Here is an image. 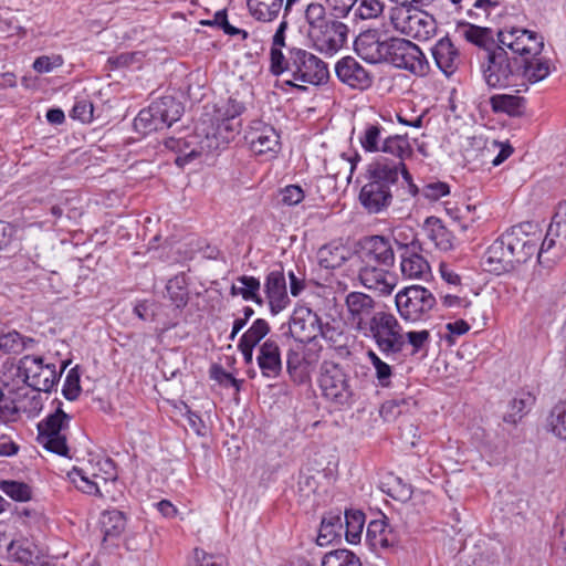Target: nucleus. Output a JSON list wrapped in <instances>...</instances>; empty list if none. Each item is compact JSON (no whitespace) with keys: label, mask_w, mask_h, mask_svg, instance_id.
Masks as SVG:
<instances>
[{"label":"nucleus","mask_w":566,"mask_h":566,"mask_svg":"<svg viewBox=\"0 0 566 566\" xmlns=\"http://www.w3.org/2000/svg\"><path fill=\"white\" fill-rule=\"evenodd\" d=\"M318 385L326 399L339 406L350 403L353 389L349 376L340 365L324 360L319 368Z\"/></svg>","instance_id":"nucleus-10"},{"label":"nucleus","mask_w":566,"mask_h":566,"mask_svg":"<svg viewBox=\"0 0 566 566\" xmlns=\"http://www.w3.org/2000/svg\"><path fill=\"white\" fill-rule=\"evenodd\" d=\"M270 332L269 323L263 318L255 319L239 339L241 343L256 346Z\"/></svg>","instance_id":"nucleus-51"},{"label":"nucleus","mask_w":566,"mask_h":566,"mask_svg":"<svg viewBox=\"0 0 566 566\" xmlns=\"http://www.w3.org/2000/svg\"><path fill=\"white\" fill-rule=\"evenodd\" d=\"M424 230L428 238L440 250L448 251L453 248L454 237L440 219L436 217L427 218L424 222Z\"/></svg>","instance_id":"nucleus-33"},{"label":"nucleus","mask_w":566,"mask_h":566,"mask_svg":"<svg viewBox=\"0 0 566 566\" xmlns=\"http://www.w3.org/2000/svg\"><path fill=\"white\" fill-rule=\"evenodd\" d=\"M548 234L555 235L558 240V250L566 251V201L559 203L551 224L548 226Z\"/></svg>","instance_id":"nucleus-42"},{"label":"nucleus","mask_w":566,"mask_h":566,"mask_svg":"<svg viewBox=\"0 0 566 566\" xmlns=\"http://www.w3.org/2000/svg\"><path fill=\"white\" fill-rule=\"evenodd\" d=\"M316 356L306 350L304 344H296L286 354V369L291 379L296 384H304L310 379L311 366Z\"/></svg>","instance_id":"nucleus-25"},{"label":"nucleus","mask_w":566,"mask_h":566,"mask_svg":"<svg viewBox=\"0 0 566 566\" xmlns=\"http://www.w3.org/2000/svg\"><path fill=\"white\" fill-rule=\"evenodd\" d=\"M419 0L403 1L392 8L390 20L400 33L418 41H428L437 33V21L427 11L419 9Z\"/></svg>","instance_id":"nucleus-4"},{"label":"nucleus","mask_w":566,"mask_h":566,"mask_svg":"<svg viewBox=\"0 0 566 566\" xmlns=\"http://www.w3.org/2000/svg\"><path fill=\"white\" fill-rule=\"evenodd\" d=\"M256 363L263 377L276 379L283 369L281 350L277 343L271 338L259 347Z\"/></svg>","instance_id":"nucleus-27"},{"label":"nucleus","mask_w":566,"mask_h":566,"mask_svg":"<svg viewBox=\"0 0 566 566\" xmlns=\"http://www.w3.org/2000/svg\"><path fill=\"white\" fill-rule=\"evenodd\" d=\"M483 74L490 87L520 86L518 60H511L503 46L499 45L488 53V64Z\"/></svg>","instance_id":"nucleus-9"},{"label":"nucleus","mask_w":566,"mask_h":566,"mask_svg":"<svg viewBox=\"0 0 566 566\" xmlns=\"http://www.w3.org/2000/svg\"><path fill=\"white\" fill-rule=\"evenodd\" d=\"M366 184L359 191V202L368 213L386 211L397 193L401 201L419 193L406 164L400 160L377 158L366 170Z\"/></svg>","instance_id":"nucleus-1"},{"label":"nucleus","mask_w":566,"mask_h":566,"mask_svg":"<svg viewBox=\"0 0 566 566\" xmlns=\"http://www.w3.org/2000/svg\"><path fill=\"white\" fill-rule=\"evenodd\" d=\"M264 293L273 315L284 311L291 303L282 269L270 271L264 280Z\"/></svg>","instance_id":"nucleus-23"},{"label":"nucleus","mask_w":566,"mask_h":566,"mask_svg":"<svg viewBox=\"0 0 566 566\" xmlns=\"http://www.w3.org/2000/svg\"><path fill=\"white\" fill-rule=\"evenodd\" d=\"M19 418V408L15 405L14 399L6 396L0 389V421L1 422H14Z\"/></svg>","instance_id":"nucleus-54"},{"label":"nucleus","mask_w":566,"mask_h":566,"mask_svg":"<svg viewBox=\"0 0 566 566\" xmlns=\"http://www.w3.org/2000/svg\"><path fill=\"white\" fill-rule=\"evenodd\" d=\"M281 202L286 206H296L304 199V191L297 185H289L281 192Z\"/></svg>","instance_id":"nucleus-61"},{"label":"nucleus","mask_w":566,"mask_h":566,"mask_svg":"<svg viewBox=\"0 0 566 566\" xmlns=\"http://www.w3.org/2000/svg\"><path fill=\"white\" fill-rule=\"evenodd\" d=\"M547 427L555 437L566 440V401H559L552 408Z\"/></svg>","instance_id":"nucleus-43"},{"label":"nucleus","mask_w":566,"mask_h":566,"mask_svg":"<svg viewBox=\"0 0 566 566\" xmlns=\"http://www.w3.org/2000/svg\"><path fill=\"white\" fill-rule=\"evenodd\" d=\"M380 151L390 154L396 157L395 160L403 163V158L411 154V148L406 137L394 135L384 138Z\"/></svg>","instance_id":"nucleus-46"},{"label":"nucleus","mask_w":566,"mask_h":566,"mask_svg":"<svg viewBox=\"0 0 566 566\" xmlns=\"http://www.w3.org/2000/svg\"><path fill=\"white\" fill-rule=\"evenodd\" d=\"M8 554L15 562L27 566H35L40 559L36 545L28 538L11 541L8 545Z\"/></svg>","instance_id":"nucleus-31"},{"label":"nucleus","mask_w":566,"mask_h":566,"mask_svg":"<svg viewBox=\"0 0 566 566\" xmlns=\"http://www.w3.org/2000/svg\"><path fill=\"white\" fill-rule=\"evenodd\" d=\"M245 111L243 103L237 101L233 97H229L228 101L217 109L216 118H232L240 119V115Z\"/></svg>","instance_id":"nucleus-56"},{"label":"nucleus","mask_w":566,"mask_h":566,"mask_svg":"<svg viewBox=\"0 0 566 566\" xmlns=\"http://www.w3.org/2000/svg\"><path fill=\"white\" fill-rule=\"evenodd\" d=\"M307 35L318 52L334 55L345 45L348 27L338 20H331L314 31H307Z\"/></svg>","instance_id":"nucleus-14"},{"label":"nucleus","mask_w":566,"mask_h":566,"mask_svg":"<svg viewBox=\"0 0 566 566\" xmlns=\"http://www.w3.org/2000/svg\"><path fill=\"white\" fill-rule=\"evenodd\" d=\"M212 137L207 135V147L217 149L229 144L241 129V119L216 118Z\"/></svg>","instance_id":"nucleus-30"},{"label":"nucleus","mask_w":566,"mask_h":566,"mask_svg":"<svg viewBox=\"0 0 566 566\" xmlns=\"http://www.w3.org/2000/svg\"><path fill=\"white\" fill-rule=\"evenodd\" d=\"M358 0H326L335 18H345Z\"/></svg>","instance_id":"nucleus-62"},{"label":"nucleus","mask_w":566,"mask_h":566,"mask_svg":"<svg viewBox=\"0 0 566 566\" xmlns=\"http://www.w3.org/2000/svg\"><path fill=\"white\" fill-rule=\"evenodd\" d=\"M490 104L495 113H505L510 116H516L522 113L525 99L518 95L496 94L491 96Z\"/></svg>","instance_id":"nucleus-38"},{"label":"nucleus","mask_w":566,"mask_h":566,"mask_svg":"<svg viewBox=\"0 0 566 566\" xmlns=\"http://www.w3.org/2000/svg\"><path fill=\"white\" fill-rule=\"evenodd\" d=\"M245 142L255 155L274 156L280 150V136L274 127L261 120H254L245 133Z\"/></svg>","instance_id":"nucleus-16"},{"label":"nucleus","mask_w":566,"mask_h":566,"mask_svg":"<svg viewBox=\"0 0 566 566\" xmlns=\"http://www.w3.org/2000/svg\"><path fill=\"white\" fill-rule=\"evenodd\" d=\"M420 192L429 200H439L450 192V188L446 182L437 181L424 185L421 190L419 189Z\"/></svg>","instance_id":"nucleus-60"},{"label":"nucleus","mask_w":566,"mask_h":566,"mask_svg":"<svg viewBox=\"0 0 566 566\" xmlns=\"http://www.w3.org/2000/svg\"><path fill=\"white\" fill-rule=\"evenodd\" d=\"M305 20L308 24L307 31H314L329 21L326 18L324 6L317 2H312L306 7Z\"/></svg>","instance_id":"nucleus-53"},{"label":"nucleus","mask_w":566,"mask_h":566,"mask_svg":"<svg viewBox=\"0 0 566 566\" xmlns=\"http://www.w3.org/2000/svg\"><path fill=\"white\" fill-rule=\"evenodd\" d=\"M240 286L233 284L230 290L232 296L241 295L244 301H252L259 305L263 304V300L260 295L261 283L260 280L254 276L241 275L237 279Z\"/></svg>","instance_id":"nucleus-36"},{"label":"nucleus","mask_w":566,"mask_h":566,"mask_svg":"<svg viewBox=\"0 0 566 566\" xmlns=\"http://www.w3.org/2000/svg\"><path fill=\"white\" fill-rule=\"evenodd\" d=\"M388 38L382 39L381 33L376 29L361 32L355 40L356 53L371 64L384 63Z\"/></svg>","instance_id":"nucleus-19"},{"label":"nucleus","mask_w":566,"mask_h":566,"mask_svg":"<svg viewBox=\"0 0 566 566\" xmlns=\"http://www.w3.org/2000/svg\"><path fill=\"white\" fill-rule=\"evenodd\" d=\"M63 57L59 54L41 55L33 62V70L38 73H50L63 65Z\"/></svg>","instance_id":"nucleus-57"},{"label":"nucleus","mask_w":566,"mask_h":566,"mask_svg":"<svg viewBox=\"0 0 566 566\" xmlns=\"http://www.w3.org/2000/svg\"><path fill=\"white\" fill-rule=\"evenodd\" d=\"M395 302L401 318L409 322L429 317L437 304L434 295L420 285L405 287L396 294Z\"/></svg>","instance_id":"nucleus-8"},{"label":"nucleus","mask_w":566,"mask_h":566,"mask_svg":"<svg viewBox=\"0 0 566 566\" xmlns=\"http://www.w3.org/2000/svg\"><path fill=\"white\" fill-rule=\"evenodd\" d=\"M184 277H174L166 285L167 294L176 307H182L187 304L188 292L184 286Z\"/></svg>","instance_id":"nucleus-52"},{"label":"nucleus","mask_w":566,"mask_h":566,"mask_svg":"<svg viewBox=\"0 0 566 566\" xmlns=\"http://www.w3.org/2000/svg\"><path fill=\"white\" fill-rule=\"evenodd\" d=\"M364 335L371 337L387 358L396 357L406 346L402 326L391 313L385 312L380 315Z\"/></svg>","instance_id":"nucleus-7"},{"label":"nucleus","mask_w":566,"mask_h":566,"mask_svg":"<svg viewBox=\"0 0 566 566\" xmlns=\"http://www.w3.org/2000/svg\"><path fill=\"white\" fill-rule=\"evenodd\" d=\"M386 50L384 63H389L419 76L426 75L430 69L421 49L410 40L390 36Z\"/></svg>","instance_id":"nucleus-6"},{"label":"nucleus","mask_w":566,"mask_h":566,"mask_svg":"<svg viewBox=\"0 0 566 566\" xmlns=\"http://www.w3.org/2000/svg\"><path fill=\"white\" fill-rule=\"evenodd\" d=\"M400 250V271L405 279L422 280L430 274V265L419 253L420 244L418 242L401 244Z\"/></svg>","instance_id":"nucleus-22"},{"label":"nucleus","mask_w":566,"mask_h":566,"mask_svg":"<svg viewBox=\"0 0 566 566\" xmlns=\"http://www.w3.org/2000/svg\"><path fill=\"white\" fill-rule=\"evenodd\" d=\"M382 10L384 4L379 0H360L355 10V15L364 20L375 19L381 14Z\"/></svg>","instance_id":"nucleus-55"},{"label":"nucleus","mask_w":566,"mask_h":566,"mask_svg":"<svg viewBox=\"0 0 566 566\" xmlns=\"http://www.w3.org/2000/svg\"><path fill=\"white\" fill-rule=\"evenodd\" d=\"M526 228H531V224L514 226L505 231L507 245L512 251L514 270L531 260L537 252V242L539 239L534 234H530Z\"/></svg>","instance_id":"nucleus-15"},{"label":"nucleus","mask_w":566,"mask_h":566,"mask_svg":"<svg viewBox=\"0 0 566 566\" xmlns=\"http://www.w3.org/2000/svg\"><path fill=\"white\" fill-rule=\"evenodd\" d=\"M0 490L14 501L25 502L31 499V488L24 483L13 480H4L0 482Z\"/></svg>","instance_id":"nucleus-50"},{"label":"nucleus","mask_w":566,"mask_h":566,"mask_svg":"<svg viewBox=\"0 0 566 566\" xmlns=\"http://www.w3.org/2000/svg\"><path fill=\"white\" fill-rule=\"evenodd\" d=\"M287 29V22L283 20L272 39V46L270 51V70L272 67H280L282 66V62L284 60V56L286 53L282 51L283 48H285V31Z\"/></svg>","instance_id":"nucleus-44"},{"label":"nucleus","mask_w":566,"mask_h":566,"mask_svg":"<svg viewBox=\"0 0 566 566\" xmlns=\"http://www.w3.org/2000/svg\"><path fill=\"white\" fill-rule=\"evenodd\" d=\"M319 332L321 318L315 312L303 307L293 313L290 321V333L298 344L315 339Z\"/></svg>","instance_id":"nucleus-21"},{"label":"nucleus","mask_w":566,"mask_h":566,"mask_svg":"<svg viewBox=\"0 0 566 566\" xmlns=\"http://www.w3.org/2000/svg\"><path fill=\"white\" fill-rule=\"evenodd\" d=\"M337 78L356 90H366L373 84V75L355 57L344 56L335 65Z\"/></svg>","instance_id":"nucleus-20"},{"label":"nucleus","mask_w":566,"mask_h":566,"mask_svg":"<svg viewBox=\"0 0 566 566\" xmlns=\"http://www.w3.org/2000/svg\"><path fill=\"white\" fill-rule=\"evenodd\" d=\"M322 566H363V564L353 552L335 549L324 555Z\"/></svg>","instance_id":"nucleus-48"},{"label":"nucleus","mask_w":566,"mask_h":566,"mask_svg":"<svg viewBox=\"0 0 566 566\" xmlns=\"http://www.w3.org/2000/svg\"><path fill=\"white\" fill-rule=\"evenodd\" d=\"M384 128L379 124H367L359 136V143L364 150L368 153L380 151L384 138L381 136Z\"/></svg>","instance_id":"nucleus-47"},{"label":"nucleus","mask_w":566,"mask_h":566,"mask_svg":"<svg viewBox=\"0 0 566 566\" xmlns=\"http://www.w3.org/2000/svg\"><path fill=\"white\" fill-rule=\"evenodd\" d=\"M391 266L377 265L375 263H360L358 279L361 285L369 290L390 294L395 287L394 276L389 273Z\"/></svg>","instance_id":"nucleus-24"},{"label":"nucleus","mask_w":566,"mask_h":566,"mask_svg":"<svg viewBox=\"0 0 566 566\" xmlns=\"http://www.w3.org/2000/svg\"><path fill=\"white\" fill-rule=\"evenodd\" d=\"M345 306L348 323L361 334H367V331L374 325V321L385 313L376 311V301L363 292L348 293L345 297Z\"/></svg>","instance_id":"nucleus-12"},{"label":"nucleus","mask_w":566,"mask_h":566,"mask_svg":"<svg viewBox=\"0 0 566 566\" xmlns=\"http://www.w3.org/2000/svg\"><path fill=\"white\" fill-rule=\"evenodd\" d=\"M512 253L507 245L505 232L495 239L486 249L482 258V264L485 271L494 274H503L514 271Z\"/></svg>","instance_id":"nucleus-18"},{"label":"nucleus","mask_w":566,"mask_h":566,"mask_svg":"<svg viewBox=\"0 0 566 566\" xmlns=\"http://www.w3.org/2000/svg\"><path fill=\"white\" fill-rule=\"evenodd\" d=\"M104 541L117 538L126 528V517L118 510H107L101 517Z\"/></svg>","instance_id":"nucleus-37"},{"label":"nucleus","mask_w":566,"mask_h":566,"mask_svg":"<svg viewBox=\"0 0 566 566\" xmlns=\"http://www.w3.org/2000/svg\"><path fill=\"white\" fill-rule=\"evenodd\" d=\"M34 344V339L23 337L15 331L0 334V350L6 354H20Z\"/></svg>","instance_id":"nucleus-41"},{"label":"nucleus","mask_w":566,"mask_h":566,"mask_svg":"<svg viewBox=\"0 0 566 566\" xmlns=\"http://www.w3.org/2000/svg\"><path fill=\"white\" fill-rule=\"evenodd\" d=\"M69 478L71 482L83 493L97 495L99 494V488L96 481L92 480L91 476L96 478V474H90L82 468L74 467L69 472Z\"/></svg>","instance_id":"nucleus-45"},{"label":"nucleus","mask_w":566,"mask_h":566,"mask_svg":"<svg viewBox=\"0 0 566 566\" xmlns=\"http://www.w3.org/2000/svg\"><path fill=\"white\" fill-rule=\"evenodd\" d=\"M247 6L255 20L270 22L280 14L283 0H247Z\"/></svg>","instance_id":"nucleus-34"},{"label":"nucleus","mask_w":566,"mask_h":566,"mask_svg":"<svg viewBox=\"0 0 566 566\" xmlns=\"http://www.w3.org/2000/svg\"><path fill=\"white\" fill-rule=\"evenodd\" d=\"M431 54L438 69L448 77L453 75L461 64L459 50L448 36L441 38L432 46Z\"/></svg>","instance_id":"nucleus-26"},{"label":"nucleus","mask_w":566,"mask_h":566,"mask_svg":"<svg viewBox=\"0 0 566 566\" xmlns=\"http://www.w3.org/2000/svg\"><path fill=\"white\" fill-rule=\"evenodd\" d=\"M62 391H63V396L67 400H71V401L75 400L78 397L80 391H81V386H80V377H78L77 373L75 371V369H71L69 371Z\"/></svg>","instance_id":"nucleus-59"},{"label":"nucleus","mask_w":566,"mask_h":566,"mask_svg":"<svg viewBox=\"0 0 566 566\" xmlns=\"http://www.w3.org/2000/svg\"><path fill=\"white\" fill-rule=\"evenodd\" d=\"M357 255L360 263H375L382 266H392L395 263L391 241L382 235H371L361 240Z\"/></svg>","instance_id":"nucleus-17"},{"label":"nucleus","mask_w":566,"mask_h":566,"mask_svg":"<svg viewBox=\"0 0 566 566\" xmlns=\"http://www.w3.org/2000/svg\"><path fill=\"white\" fill-rule=\"evenodd\" d=\"M366 538L375 551L394 547L399 542L398 533L388 524L386 516L369 522Z\"/></svg>","instance_id":"nucleus-29"},{"label":"nucleus","mask_w":566,"mask_h":566,"mask_svg":"<svg viewBox=\"0 0 566 566\" xmlns=\"http://www.w3.org/2000/svg\"><path fill=\"white\" fill-rule=\"evenodd\" d=\"M500 46L525 56H537L544 50V38L535 31L511 27L497 32Z\"/></svg>","instance_id":"nucleus-13"},{"label":"nucleus","mask_w":566,"mask_h":566,"mask_svg":"<svg viewBox=\"0 0 566 566\" xmlns=\"http://www.w3.org/2000/svg\"><path fill=\"white\" fill-rule=\"evenodd\" d=\"M344 530V523L340 511H332L324 515L321 522V527L317 536V544L325 546L334 539L340 537Z\"/></svg>","instance_id":"nucleus-32"},{"label":"nucleus","mask_w":566,"mask_h":566,"mask_svg":"<svg viewBox=\"0 0 566 566\" xmlns=\"http://www.w3.org/2000/svg\"><path fill=\"white\" fill-rule=\"evenodd\" d=\"M93 115V106L87 102H77L72 109V116L82 122H88Z\"/></svg>","instance_id":"nucleus-64"},{"label":"nucleus","mask_w":566,"mask_h":566,"mask_svg":"<svg viewBox=\"0 0 566 566\" xmlns=\"http://www.w3.org/2000/svg\"><path fill=\"white\" fill-rule=\"evenodd\" d=\"M184 113L182 104L172 96H164L142 109L134 119V127L142 134H149L170 127Z\"/></svg>","instance_id":"nucleus-5"},{"label":"nucleus","mask_w":566,"mask_h":566,"mask_svg":"<svg viewBox=\"0 0 566 566\" xmlns=\"http://www.w3.org/2000/svg\"><path fill=\"white\" fill-rule=\"evenodd\" d=\"M348 256L349 250L342 244H326L317 252L318 263L324 269L340 268Z\"/></svg>","instance_id":"nucleus-35"},{"label":"nucleus","mask_w":566,"mask_h":566,"mask_svg":"<svg viewBox=\"0 0 566 566\" xmlns=\"http://www.w3.org/2000/svg\"><path fill=\"white\" fill-rule=\"evenodd\" d=\"M270 71L273 75L286 73L294 81L313 85L326 83L329 77L327 64L323 60L296 46L286 48L281 69L272 67Z\"/></svg>","instance_id":"nucleus-3"},{"label":"nucleus","mask_w":566,"mask_h":566,"mask_svg":"<svg viewBox=\"0 0 566 566\" xmlns=\"http://www.w3.org/2000/svg\"><path fill=\"white\" fill-rule=\"evenodd\" d=\"M405 336L406 344L408 343L412 347L411 354L413 355L422 350L430 339V333L427 329L407 332Z\"/></svg>","instance_id":"nucleus-58"},{"label":"nucleus","mask_w":566,"mask_h":566,"mask_svg":"<svg viewBox=\"0 0 566 566\" xmlns=\"http://www.w3.org/2000/svg\"><path fill=\"white\" fill-rule=\"evenodd\" d=\"M65 366L56 370L54 363H45L43 357L34 355L23 356L17 366L11 365L2 375L1 381L9 391L27 385L35 391L50 392L57 384V380Z\"/></svg>","instance_id":"nucleus-2"},{"label":"nucleus","mask_w":566,"mask_h":566,"mask_svg":"<svg viewBox=\"0 0 566 566\" xmlns=\"http://www.w3.org/2000/svg\"><path fill=\"white\" fill-rule=\"evenodd\" d=\"M196 566H224L222 556L209 555L205 551L195 549Z\"/></svg>","instance_id":"nucleus-63"},{"label":"nucleus","mask_w":566,"mask_h":566,"mask_svg":"<svg viewBox=\"0 0 566 566\" xmlns=\"http://www.w3.org/2000/svg\"><path fill=\"white\" fill-rule=\"evenodd\" d=\"M59 401V406H61ZM70 416L66 415L60 407L55 412L49 415L44 420L38 424L39 442L50 452L59 455L66 457L69 447L66 443L65 431L69 428Z\"/></svg>","instance_id":"nucleus-11"},{"label":"nucleus","mask_w":566,"mask_h":566,"mask_svg":"<svg viewBox=\"0 0 566 566\" xmlns=\"http://www.w3.org/2000/svg\"><path fill=\"white\" fill-rule=\"evenodd\" d=\"M525 56L518 60L520 85L527 91V83H537L545 80L552 71L551 61L546 57Z\"/></svg>","instance_id":"nucleus-28"},{"label":"nucleus","mask_w":566,"mask_h":566,"mask_svg":"<svg viewBox=\"0 0 566 566\" xmlns=\"http://www.w3.org/2000/svg\"><path fill=\"white\" fill-rule=\"evenodd\" d=\"M463 38L481 48L492 41V31L489 28L478 27L470 23L460 24Z\"/></svg>","instance_id":"nucleus-49"},{"label":"nucleus","mask_w":566,"mask_h":566,"mask_svg":"<svg viewBox=\"0 0 566 566\" xmlns=\"http://www.w3.org/2000/svg\"><path fill=\"white\" fill-rule=\"evenodd\" d=\"M535 398L530 392H522L513 398L509 405L503 420L507 423L516 424L534 405Z\"/></svg>","instance_id":"nucleus-39"},{"label":"nucleus","mask_w":566,"mask_h":566,"mask_svg":"<svg viewBox=\"0 0 566 566\" xmlns=\"http://www.w3.org/2000/svg\"><path fill=\"white\" fill-rule=\"evenodd\" d=\"M365 524V515L359 510L345 511V536L346 541L350 544H356L360 541L363 528Z\"/></svg>","instance_id":"nucleus-40"}]
</instances>
